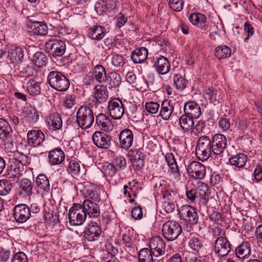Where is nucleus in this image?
Here are the masks:
<instances>
[{
	"label": "nucleus",
	"mask_w": 262,
	"mask_h": 262,
	"mask_svg": "<svg viewBox=\"0 0 262 262\" xmlns=\"http://www.w3.org/2000/svg\"><path fill=\"white\" fill-rule=\"evenodd\" d=\"M30 163V159L26 155L17 153L10 159L8 175L14 180H18L25 171V167Z\"/></svg>",
	"instance_id": "nucleus-1"
},
{
	"label": "nucleus",
	"mask_w": 262,
	"mask_h": 262,
	"mask_svg": "<svg viewBox=\"0 0 262 262\" xmlns=\"http://www.w3.org/2000/svg\"><path fill=\"white\" fill-rule=\"evenodd\" d=\"M47 81L52 88L59 92L66 91L70 85L68 78L58 71H53L49 72Z\"/></svg>",
	"instance_id": "nucleus-2"
},
{
	"label": "nucleus",
	"mask_w": 262,
	"mask_h": 262,
	"mask_svg": "<svg viewBox=\"0 0 262 262\" xmlns=\"http://www.w3.org/2000/svg\"><path fill=\"white\" fill-rule=\"evenodd\" d=\"M94 121V115L88 106H81L76 113V122L82 129H86L92 126Z\"/></svg>",
	"instance_id": "nucleus-3"
},
{
	"label": "nucleus",
	"mask_w": 262,
	"mask_h": 262,
	"mask_svg": "<svg viewBox=\"0 0 262 262\" xmlns=\"http://www.w3.org/2000/svg\"><path fill=\"white\" fill-rule=\"evenodd\" d=\"M197 157L202 161H206L210 157L212 151V139L203 136L198 140L195 148Z\"/></svg>",
	"instance_id": "nucleus-4"
},
{
	"label": "nucleus",
	"mask_w": 262,
	"mask_h": 262,
	"mask_svg": "<svg viewBox=\"0 0 262 262\" xmlns=\"http://www.w3.org/2000/svg\"><path fill=\"white\" fill-rule=\"evenodd\" d=\"M181 225L176 221L171 220L166 222L162 226V234L168 241L176 239L182 233Z\"/></svg>",
	"instance_id": "nucleus-5"
},
{
	"label": "nucleus",
	"mask_w": 262,
	"mask_h": 262,
	"mask_svg": "<svg viewBox=\"0 0 262 262\" xmlns=\"http://www.w3.org/2000/svg\"><path fill=\"white\" fill-rule=\"evenodd\" d=\"M69 223L73 226H80L83 224L87 216L80 204H74L70 209L68 214Z\"/></svg>",
	"instance_id": "nucleus-6"
},
{
	"label": "nucleus",
	"mask_w": 262,
	"mask_h": 262,
	"mask_svg": "<svg viewBox=\"0 0 262 262\" xmlns=\"http://www.w3.org/2000/svg\"><path fill=\"white\" fill-rule=\"evenodd\" d=\"M215 232H217L220 237L215 240L214 246V252L219 256H226L231 250L230 244L227 238L222 236L224 235V231L220 228H216Z\"/></svg>",
	"instance_id": "nucleus-7"
},
{
	"label": "nucleus",
	"mask_w": 262,
	"mask_h": 262,
	"mask_svg": "<svg viewBox=\"0 0 262 262\" xmlns=\"http://www.w3.org/2000/svg\"><path fill=\"white\" fill-rule=\"evenodd\" d=\"M46 51L56 57L62 56L66 50L65 42L60 39H49L46 42Z\"/></svg>",
	"instance_id": "nucleus-8"
},
{
	"label": "nucleus",
	"mask_w": 262,
	"mask_h": 262,
	"mask_svg": "<svg viewBox=\"0 0 262 262\" xmlns=\"http://www.w3.org/2000/svg\"><path fill=\"white\" fill-rule=\"evenodd\" d=\"M181 219L187 221L190 225H194L198 223L199 216L195 208L188 205L182 206L179 211Z\"/></svg>",
	"instance_id": "nucleus-9"
},
{
	"label": "nucleus",
	"mask_w": 262,
	"mask_h": 262,
	"mask_svg": "<svg viewBox=\"0 0 262 262\" xmlns=\"http://www.w3.org/2000/svg\"><path fill=\"white\" fill-rule=\"evenodd\" d=\"M186 170L189 176L195 179H203L206 174L205 166L195 161L190 162L186 166Z\"/></svg>",
	"instance_id": "nucleus-10"
},
{
	"label": "nucleus",
	"mask_w": 262,
	"mask_h": 262,
	"mask_svg": "<svg viewBox=\"0 0 262 262\" xmlns=\"http://www.w3.org/2000/svg\"><path fill=\"white\" fill-rule=\"evenodd\" d=\"M7 58L14 67H19L24 58V50L20 47L11 45L8 48Z\"/></svg>",
	"instance_id": "nucleus-11"
},
{
	"label": "nucleus",
	"mask_w": 262,
	"mask_h": 262,
	"mask_svg": "<svg viewBox=\"0 0 262 262\" xmlns=\"http://www.w3.org/2000/svg\"><path fill=\"white\" fill-rule=\"evenodd\" d=\"M108 110L110 116L116 120L120 119L124 113V105L120 99L115 98L108 102Z\"/></svg>",
	"instance_id": "nucleus-12"
},
{
	"label": "nucleus",
	"mask_w": 262,
	"mask_h": 262,
	"mask_svg": "<svg viewBox=\"0 0 262 262\" xmlns=\"http://www.w3.org/2000/svg\"><path fill=\"white\" fill-rule=\"evenodd\" d=\"M212 139V151L213 155L221 156L227 147V138L220 134L213 135Z\"/></svg>",
	"instance_id": "nucleus-13"
},
{
	"label": "nucleus",
	"mask_w": 262,
	"mask_h": 262,
	"mask_svg": "<svg viewBox=\"0 0 262 262\" xmlns=\"http://www.w3.org/2000/svg\"><path fill=\"white\" fill-rule=\"evenodd\" d=\"M31 216L29 207L25 204L16 205L13 209V217L16 222L23 223Z\"/></svg>",
	"instance_id": "nucleus-14"
},
{
	"label": "nucleus",
	"mask_w": 262,
	"mask_h": 262,
	"mask_svg": "<svg viewBox=\"0 0 262 262\" xmlns=\"http://www.w3.org/2000/svg\"><path fill=\"white\" fill-rule=\"evenodd\" d=\"M92 140L95 145L100 148L108 149L112 145V137L101 132H96Z\"/></svg>",
	"instance_id": "nucleus-15"
},
{
	"label": "nucleus",
	"mask_w": 262,
	"mask_h": 262,
	"mask_svg": "<svg viewBox=\"0 0 262 262\" xmlns=\"http://www.w3.org/2000/svg\"><path fill=\"white\" fill-rule=\"evenodd\" d=\"M150 251L155 257H159L163 255L165 251L166 244L161 237L156 236L152 237L149 241Z\"/></svg>",
	"instance_id": "nucleus-16"
},
{
	"label": "nucleus",
	"mask_w": 262,
	"mask_h": 262,
	"mask_svg": "<svg viewBox=\"0 0 262 262\" xmlns=\"http://www.w3.org/2000/svg\"><path fill=\"white\" fill-rule=\"evenodd\" d=\"M98 202H94L89 199H86L83 201L81 206L91 218H96L100 216V209L99 206L97 204Z\"/></svg>",
	"instance_id": "nucleus-17"
},
{
	"label": "nucleus",
	"mask_w": 262,
	"mask_h": 262,
	"mask_svg": "<svg viewBox=\"0 0 262 262\" xmlns=\"http://www.w3.org/2000/svg\"><path fill=\"white\" fill-rule=\"evenodd\" d=\"M134 135L132 131L128 128L121 130L119 135L120 146L123 149H128L133 145Z\"/></svg>",
	"instance_id": "nucleus-18"
},
{
	"label": "nucleus",
	"mask_w": 262,
	"mask_h": 262,
	"mask_svg": "<svg viewBox=\"0 0 262 262\" xmlns=\"http://www.w3.org/2000/svg\"><path fill=\"white\" fill-rule=\"evenodd\" d=\"M28 143L33 147H38L42 145L45 136L40 130H31L27 133Z\"/></svg>",
	"instance_id": "nucleus-19"
},
{
	"label": "nucleus",
	"mask_w": 262,
	"mask_h": 262,
	"mask_svg": "<svg viewBox=\"0 0 262 262\" xmlns=\"http://www.w3.org/2000/svg\"><path fill=\"white\" fill-rule=\"evenodd\" d=\"M93 97V101L97 104L106 102L108 98L107 88L102 85H96L94 89Z\"/></svg>",
	"instance_id": "nucleus-20"
},
{
	"label": "nucleus",
	"mask_w": 262,
	"mask_h": 262,
	"mask_svg": "<svg viewBox=\"0 0 262 262\" xmlns=\"http://www.w3.org/2000/svg\"><path fill=\"white\" fill-rule=\"evenodd\" d=\"M101 233V229L96 222H91L85 229L84 236L89 241L98 239Z\"/></svg>",
	"instance_id": "nucleus-21"
},
{
	"label": "nucleus",
	"mask_w": 262,
	"mask_h": 262,
	"mask_svg": "<svg viewBox=\"0 0 262 262\" xmlns=\"http://www.w3.org/2000/svg\"><path fill=\"white\" fill-rule=\"evenodd\" d=\"M195 188L198 196L200 198V203L206 206L210 196L209 186L203 182H199Z\"/></svg>",
	"instance_id": "nucleus-22"
},
{
	"label": "nucleus",
	"mask_w": 262,
	"mask_h": 262,
	"mask_svg": "<svg viewBox=\"0 0 262 262\" xmlns=\"http://www.w3.org/2000/svg\"><path fill=\"white\" fill-rule=\"evenodd\" d=\"M176 103L170 100H164L161 105L160 116L164 120H168L172 115Z\"/></svg>",
	"instance_id": "nucleus-23"
},
{
	"label": "nucleus",
	"mask_w": 262,
	"mask_h": 262,
	"mask_svg": "<svg viewBox=\"0 0 262 262\" xmlns=\"http://www.w3.org/2000/svg\"><path fill=\"white\" fill-rule=\"evenodd\" d=\"M154 67L159 74L161 75L166 74L170 69V64L169 61L165 57L163 56L156 58Z\"/></svg>",
	"instance_id": "nucleus-24"
},
{
	"label": "nucleus",
	"mask_w": 262,
	"mask_h": 262,
	"mask_svg": "<svg viewBox=\"0 0 262 262\" xmlns=\"http://www.w3.org/2000/svg\"><path fill=\"white\" fill-rule=\"evenodd\" d=\"M165 158L173 177L177 181L180 180L181 174L173 155L172 153H167Z\"/></svg>",
	"instance_id": "nucleus-25"
},
{
	"label": "nucleus",
	"mask_w": 262,
	"mask_h": 262,
	"mask_svg": "<svg viewBox=\"0 0 262 262\" xmlns=\"http://www.w3.org/2000/svg\"><path fill=\"white\" fill-rule=\"evenodd\" d=\"M183 108L185 114L192 118H198L201 114L200 106L194 101L187 102L185 103Z\"/></svg>",
	"instance_id": "nucleus-26"
},
{
	"label": "nucleus",
	"mask_w": 262,
	"mask_h": 262,
	"mask_svg": "<svg viewBox=\"0 0 262 262\" xmlns=\"http://www.w3.org/2000/svg\"><path fill=\"white\" fill-rule=\"evenodd\" d=\"M96 122L99 127L105 132H109L113 129V125L108 117L100 113L96 117Z\"/></svg>",
	"instance_id": "nucleus-27"
},
{
	"label": "nucleus",
	"mask_w": 262,
	"mask_h": 262,
	"mask_svg": "<svg viewBox=\"0 0 262 262\" xmlns=\"http://www.w3.org/2000/svg\"><path fill=\"white\" fill-rule=\"evenodd\" d=\"M48 158L52 165H57L63 161L65 155L60 148H56L49 152Z\"/></svg>",
	"instance_id": "nucleus-28"
},
{
	"label": "nucleus",
	"mask_w": 262,
	"mask_h": 262,
	"mask_svg": "<svg viewBox=\"0 0 262 262\" xmlns=\"http://www.w3.org/2000/svg\"><path fill=\"white\" fill-rule=\"evenodd\" d=\"M35 183L39 192H48L50 190L49 180L43 174H40L36 177Z\"/></svg>",
	"instance_id": "nucleus-29"
},
{
	"label": "nucleus",
	"mask_w": 262,
	"mask_h": 262,
	"mask_svg": "<svg viewBox=\"0 0 262 262\" xmlns=\"http://www.w3.org/2000/svg\"><path fill=\"white\" fill-rule=\"evenodd\" d=\"M33 188V183L30 180L23 179L19 185V194L24 197L30 196L32 194Z\"/></svg>",
	"instance_id": "nucleus-30"
},
{
	"label": "nucleus",
	"mask_w": 262,
	"mask_h": 262,
	"mask_svg": "<svg viewBox=\"0 0 262 262\" xmlns=\"http://www.w3.org/2000/svg\"><path fill=\"white\" fill-rule=\"evenodd\" d=\"M12 135V130L9 123L6 120L0 118V139L6 141L11 138Z\"/></svg>",
	"instance_id": "nucleus-31"
},
{
	"label": "nucleus",
	"mask_w": 262,
	"mask_h": 262,
	"mask_svg": "<svg viewBox=\"0 0 262 262\" xmlns=\"http://www.w3.org/2000/svg\"><path fill=\"white\" fill-rule=\"evenodd\" d=\"M148 51L146 48L142 47L134 50L132 54L131 58L136 63L144 62L147 58Z\"/></svg>",
	"instance_id": "nucleus-32"
},
{
	"label": "nucleus",
	"mask_w": 262,
	"mask_h": 262,
	"mask_svg": "<svg viewBox=\"0 0 262 262\" xmlns=\"http://www.w3.org/2000/svg\"><path fill=\"white\" fill-rule=\"evenodd\" d=\"M48 124L50 129L56 130L62 127V121L58 114L53 113L49 116Z\"/></svg>",
	"instance_id": "nucleus-33"
},
{
	"label": "nucleus",
	"mask_w": 262,
	"mask_h": 262,
	"mask_svg": "<svg viewBox=\"0 0 262 262\" xmlns=\"http://www.w3.org/2000/svg\"><path fill=\"white\" fill-rule=\"evenodd\" d=\"M48 27L46 24L41 22L35 21L31 24L30 32L34 35H46L48 33Z\"/></svg>",
	"instance_id": "nucleus-34"
},
{
	"label": "nucleus",
	"mask_w": 262,
	"mask_h": 262,
	"mask_svg": "<svg viewBox=\"0 0 262 262\" xmlns=\"http://www.w3.org/2000/svg\"><path fill=\"white\" fill-rule=\"evenodd\" d=\"M105 34V29L101 26H94L89 29V36L94 40H101Z\"/></svg>",
	"instance_id": "nucleus-35"
},
{
	"label": "nucleus",
	"mask_w": 262,
	"mask_h": 262,
	"mask_svg": "<svg viewBox=\"0 0 262 262\" xmlns=\"http://www.w3.org/2000/svg\"><path fill=\"white\" fill-rule=\"evenodd\" d=\"M235 254L238 258L241 259L248 257L251 254L250 244L246 242H242L236 248Z\"/></svg>",
	"instance_id": "nucleus-36"
},
{
	"label": "nucleus",
	"mask_w": 262,
	"mask_h": 262,
	"mask_svg": "<svg viewBox=\"0 0 262 262\" xmlns=\"http://www.w3.org/2000/svg\"><path fill=\"white\" fill-rule=\"evenodd\" d=\"M93 75L96 80L99 83L105 82L107 79L105 70L102 65L98 64L94 67Z\"/></svg>",
	"instance_id": "nucleus-37"
},
{
	"label": "nucleus",
	"mask_w": 262,
	"mask_h": 262,
	"mask_svg": "<svg viewBox=\"0 0 262 262\" xmlns=\"http://www.w3.org/2000/svg\"><path fill=\"white\" fill-rule=\"evenodd\" d=\"M31 61L36 67L41 68L46 65L48 58L43 53L37 52L33 55Z\"/></svg>",
	"instance_id": "nucleus-38"
},
{
	"label": "nucleus",
	"mask_w": 262,
	"mask_h": 262,
	"mask_svg": "<svg viewBox=\"0 0 262 262\" xmlns=\"http://www.w3.org/2000/svg\"><path fill=\"white\" fill-rule=\"evenodd\" d=\"M247 161V157L243 153L237 154L229 159L230 163L238 168L243 167Z\"/></svg>",
	"instance_id": "nucleus-39"
},
{
	"label": "nucleus",
	"mask_w": 262,
	"mask_h": 262,
	"mask_svg": "<svg viewBox=\"0 0 262 262\" xmlns=\"http://www.w3.org/2000/svg\"><path fill=\"white\" fill-rule=\"evenodd\" d=\"M193 118L186 114L182 115L179 118L181 128L184 131L191 129L194 124Z\"/></svg>",
	"instance_id": "nucleus-40"
},
{
	"label": "nucleus",
	"mask_w": 262,
	"mask_h": 262,
	"mask_svg": "<svg viewBox=\"0 0 262 262\" xmlns=\"http://www.w3.org/2000/svg\"><path fill=\"white\" fill-rule=\"evenodd\" d=\"M231 54V49L226 45L218 46L215 49V56L219 59L228 58Z\"/></svg>",
	"instance_id": "nucleus-41"
},
{
	"label": "nucleus",
	"mask_w": 262,
	"mask_h": 262,
	"mask_svg": "<svg viewBox=\"0 0 262 262\" xmlns=\"http://www.w3.org/2000/svg\"><path fill=\"white\" fill-rule=\"evenodd\" d=\"M84 193L88 199L92 200L94 202H99L101 200L100 195L98 193L97 188L94 186L85 187Z\"/></svg>",
	"instance_id": "nucleus-42"
},
{
	"label": "nucleus",
	"mask_w": 262,
	"mask_h": 262,
	"mask_svg": "<svg viewBox=\"0 0 262 262\" xmlns=\"http://www.w3.org/2000/svg\"><path fill=\"white\" fill-rule=\"evenodd\" d=\"M132 160L133 166L137 170H140L144 165V157L142 152L136 150Z\"/></svg>",
	"instance_id": "nucleus-43"
},
{
	"label": "nucleus",
	"mask_w": 262,
	"mask_h": 262,
	"mask_svg": "<svg viewBox=\"0 0 262 262\" xmlns=\"http://www.w3.org/2000/svg\"><path fill=\"white\" fill-rule=\"evenodd\" d=\"M154 254L148 248H143L138 253L139 262H154Z\"/></svg>",
	"instance_id": "nucleus-44"
},
{
	"label": "nucleus",
	"mask_w": 262,
	"mask_h": 262,
	"mask_svg": "<svg viewBox=\"0 0 262 262\" xmlns=\"http://www.w3.org/2000/svg\"><path fill=\"white\" fill-rule=\"evenodd\" d=\"M28 93L32 96L38 95L40 93V86L36 81L31 79L27 83Z\"/></svg>",
	"instance_id": "nucleus-45"
},
{
	"label": "nucleus",
	"mask_w": 262,
	"mask_h": 262,
	"mask_svg": "<svg viewBox=\"0 0 262 262\" xmlns=\"http://www.w3.org/2000/svg\"><path fill=\"white\" fill-rule=\"evenodd\" d=\"M102 171L105 176L113 177L116 174L117 169L114 164L106 162L103 164Z\"/></svg>",
	"instance_id": "nucleus-46"
},
{
	"label": "nucleus",
	"mask_w": 262,
	"mask_h": 262,
	"mask_svg": "<svg viewBox=\"0 0 262 262\" xmlns=\"http://www.w3.org/2000/svg\"><path fill=\"white\" fill-rule=\"evenodd\" d=\"M23 114L24 117L29 121L33 122L34 121H36L38 118L36 111L32 106L26 107L23 112Z\"/></svg>",
	"instance_id": "nucleus-47"
},
{
	"label": "nucleus",
	"mask_w": 262,
	"mask_h": 262,
	"mask_svg": "<svg viewBox=\"0 0 262 262\" xmlns=\"http://www.w3.org/2000/svg\"><path fill=\"white\" fill-rule=\"evenodd\" d=\"M12 185L8 180H0V195L5 196L10 193L12 190Z\"/></svg>",
	"instance_id": "nucleus-48"
},
{
	"label": "nucleus",
	"mask_w": 262,
	"mask_h": 262,
	"mask_svg": "<svg viewBox=\"0 0 262 262\" xmlns=\"http://www.w3.org/2000/svg\"><path fill=\"white\" fill-rule=\"evenodd\" d=\"M190 21L194 25H196L199 23H205L206 21V17L205 15L199 13H194L191 14L189 16Z\"/></svg>",
	"instance_id": "nucleus-49"
},
{
	"label": "nucleus",
	"mask_w": 262,
	"mask_h": 262,
	"mask_svg": "<svg viewBox=\"0 0 262 262\" xmlns=\"http://www.w3.org/2000/svg\"><path fill=\"white\" fill-rule=\"evenodd\" d=\"M174 84L179 90H183L186 87L185 79L180 75L176 74L173 77Z\"/></svg>",
	"instance_id": "nucleus-50"
},
{
	"label": "nucleus",
	"mask_w": 262,
	"mask_h": 262,
	"mask_svg": "<svg viewBox=\"0 0 262 262\" xmlns=\"http://www.w3.org/2000/svg\"><path fill=\"white\" fill-rule=\"evenodd\" d=\"M111 63L115 68L122 67L125 62L123 57L119 54H114L111 59Z\"/></svg>",
	"instance_id": "nucleus-51"
},
{
	"label": "nucleus",
	"mask_w": 262,
	"mask_h": 262,
	"mask_svg": "<svg viewBox=\"0 0 262 262\" xmlns=\"http://www.w3.org/2000/svg\"><path fill=\"white\" fill-rule=\"evenodd\" d=\"M111 78L110 84L112 87L116 88L120 85L121 82L120 75L117 72H114L110 73Z\"/></svg>",
	"instance_id": "nucleus-52"
},
{
	"label": "nucleus",
	"mask_w": 262,
	"mask_h": 262,
	"mask_svg": "<svg viewBox=\"0 0 262 262\" xmlns=\"http://www.w3.org/2000/svg\"><path fill=\"white\" fill-rule=\"evenodd\" d=\"M80 169V164L78 162L75 160H72L69 163L68 167V170L72 174H76Z\"/></svg>",
	"instance_id": "nucleus-53"
},
{
	"label": "nucleus",
	"mask_w": 262,
	"mask_h": 262,
	"mask_svg": "<svg viewBox=\"0 0 262 262\" xmlns=\"http://www.w3.org/2000/svg\"><path fill=\"white\" fill-rule=\"evenodd\" d=\"M145 106L148 112L151 114H156L158 113L159 110L160 105L157 102L150 101L146 102Z\"/></svg>",
	"instance_id": "nucleus-54"
},
{
	"label": "nucleus",
	"mask_w": 262,
	"mask_h": 262,
	"mask_svg": "<svg viewBox=\"0 0 262 262\" xmlns=\"http://www.w3.org/2000/svg\"><path fill=\"white\" fill-rule=\"evenodd\" d=\"M169 5L171 9L177 12L181 11L183 9V0H169Z\"/></svg>",
	"instance_id": "nucleus-55"
},
{
	"label": "nucleus",
	"mask_w": 262,
	"mask_h": 262,
	"mask_svg": "<svg viewBox=\"0 0 262 262\" xmlns=\"http://www.w3.org/2000/svg\"><path fill=\"white\" fill-rule=\"evenodd\" d=\"M189 246L193 250L198 251L202 247V243L198 237H192L189 239Z\"/></svg>",
	"instance_id": "nucleus-56"
},
{
	"label": "nucleus",
	"mask_w": 262,
	"mask_h": 262,
	"mask_svg": "<svg viewBox=\"0 0 262 262\" xmlns=\"http://www.w3.org/2000/svg\"><path fill=\"white\" fill-rule=\"evenodd\" d=\"M106 5L104 2L100 1L97 2L95 4V10L98 15H103V13L106 11Z\"/></svg>",
	"instance_id": "nucleus-57"
},
{
	"label": "nucleus",
	"mask_w": 262,
	"mask_h": 262,
	"mask_svg": "<svg viewBox=\"0 0 262 262\" xmlns=\"http://www.w3.org/2000/svg\"><path fill=\"white\" fill-rule=\"evenodd\" d=\"M219 125L223 132L230 130L231 123L228 119L221 118L219 121Z\"/></svg>",
	"instance_id": "nucleus-58"
},
{
	"label": "nucleus",
	"mask_w": 262,
	"mask_h": 262,
	"mask_svg": "<svg viewBox=\"0 0 262 262\" xmlns=\"http://www.w3.org/2000/svg\"><path fill=\"white\" fill-rule=\"evenodd\" d=\"M161 187V191L163 193V197L168 199L173 198L176 193L174 192L171 188H166L165 186L163 187L161 183L160 184L159 187Z\"/></svg>",
	"instance_id": "nucleus-59"
},
{
	"label": "nucleus",
	"mask_w": 262,
	"mask_h": 262,
	"mask_svg": "<svg viewBox=\"0 0 262 262\" xmlns=\"http://www.w3.org/2000/svg\"><path fill=\"white\" fill-rule=\"evenodd\" d=\"M204 96L206 99L209 100L211 102H213L216 100L215 91L210 88L206 90Z\"/></svg>",
	"instance_id": "nucleus-60"
},
{
	"label": "nucleus",
	"mask_w": 262,
	"mask_h": 262,
	"mask_svg": "<svg viewBox=\"0 0 262 262\" xmlns=\"http://www.w3.org/2000/svg\"><path fill=\"white\" fill-rule=\"evenodd\" d=\"M12 262H28L27 255L23 252H19L13 255Z\"/></svg>",
	"instance_id": "nucleus-61"
},
{
	"label": "nucleus",
	"mask_w": 262,
	"mask_h": 262,
	"mask_svg": "<svg viewBox=\"0 0 262 262\" xmlns=\"http://www.w3.org/2000/svg\"><path fill=\"white\" fill-rule=\"evenodd\" d=\"M76 104L75 96L68 95L66 97L64 106L67 108H71Z\"/></svg>",
	"instance_id": "nucleus-62"
},
{
	"label": "nucleus",
	"mask_w": 262,
	"mask_h": 262,
	"mask_svg": "<svg viewBox=\"0 0 262 262\" xmlns=\"http://www.w3.org/2000/svg\"><path fill=\"white\" fill-rule=\"evenodd\" d=\"M113 163L120 168L125 167L126 165L125 159L123 156H115L113 159Z\"/></svg>",
	"instance_id": "nucleus-63"
},
{
	"label": "nucleus",
	"mask_w": 262,
	"mask_h": 262,
	"mask_svg": "<svg viewBox=\"0 0 262 262\" xmlns=\"http://www.w3.org/2000/svg\"><path fill=\"white\" fill-rule=\"evenodd\" d=\"M255 237L258 245L262 246V224L259 225L256 228Z\"/></svg>",
	"instance_id": "nucleus-64"
}]
</instances>
